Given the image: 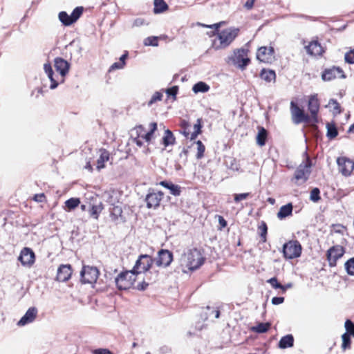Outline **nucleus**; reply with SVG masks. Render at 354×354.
Returning <instances> with one entry per match:
<instances>
[{"label": "nucleus", "mask_w": 354, "mask_h": 354, "mask_svg": "<svg viewBox=\"0 0 354 354\" xmlns=\"http://www.w3.org/2000/svg\"><path fill=\"white\" fill-rule=\"evenodd\" d=\"M307 107L308 113H306L303 107L298 103L291 101L290 110L291 119L294 124H317L319 122V113L320 109V100L317 93L308 96Z\"/></svg>", "instance_id": "f257e3e1"}, {"label": "nucleus", "mask_w": 354, "mask_h": 354, "mask_svg": "<svg viewBox=\"0 0 354 354\" xmlns=\"http://www.w3.org/2000/svg\"><path fill=\"white\" fill-rule=\"evenodd\" d=\"M224 24L225 21H221L212 25H203L206 28H214L213 35L215 38L212 41V47L215 50L226 48L240 34L241 30L236 27H229L220 30L219 28Z\"/></svg>", "instance_id": "f03ea898"}, {"label": "nucleus", "mask_w": 354, "mask_h": 354, "mask_svg": "<svg viewBox=\"0 0 354 354\" xmlns=\"http://www.w3.org/2000/svg\"><path fill=\"white\" fill-rule=\"evenodd\" d=\"M131 132V140L133 143L139 147H143L145 142L148 146L156 137L158 124L156 122H150L147 130L142 124H138L132 129Z\"/></svg>", "instance_id": "7ed1b4c3"}, {"label": "nucleus", "mask_w": 354, "mask_h": 354, "mask_svg": "<svg viewBox=\"0 0 354 354\" xmlns=\"http://www.w3.org/2000/svg\"><path fill=\"white\" fill-rule=\"evenodd\" d=\"M204 260L202 253L197 248L189 250L182 257V261L185 266L191 270L201 267L203 264Z\"/></svg>", "instance_id": "20e7f679"}, {"label": "nucleus", "mask_w": 354, "mask_h": 354, "mask_svg": "<svg viewBox=\"0 0 354 354\" xmlns=\"http://www.w3.org/2000/svg\"><path fill=\"white\" fill-rule=\"evenodd\" d=\"M137 276V273L133 269L120 272L115 279L117 288L120 290L133 288Z\"/></svg>", "instance_id": "39448f33"}, {"label": "nucleus", "mask_w": 354, "mask_h": 354, "mask_svg": "<svg viewBox=\"0 0 354 354\" xmlns=\"http://www.w3.org/2000/svg\"><path fill=\"white\" fill-rule=\"evenodd\" d=\"M203 121L201 118H198L197 120L196 123L194 125V131L190 132V124L188 121L180 119L179 127L180 130L179 132L183 134L186 138H189L191 140H195L198 135H200L202 133V125Z\"/></svg>", "instance_id": "423d86ee"}, {"label": "nucleus", "mask_w": 354, "mask_h": 354, "mask_svg": "<svg viewBox=\"0 0 354 354\" xmlns=\"http://www.w3.org/2000/svg\"><path fill=\"white\" fill-rule=\"evenodd\" d=\"M165 197V194L160 190L149 188L145 198L146 207L149 209H158Z\"/></svg>", "instance_id": "0eeeda50"}, {"label": "nucleus", "mask_w": 354, "mask_h": 354, "mask_svg": "<svg viewBox=\"0 0 354 354\" xmlns=\"http://www.w3.org/2000/svg\"><path fill=\"white\" fill-rule=\"evenodd\" d=\"M311 166V160L307 156L306 161L299 165L295 172L294 179L297 185H299L307 181L310 174Z\"/></svg>", "instance_id": "6e6552de"}, {"label": "nucleus", "mask_w": 354, "mask_h": 354, "mask_svg": "<svg viewBox=\"0 0 354 354\" xmlns=\"http://www.w3.org/2000/svg\"><path fill=\"white\" fill-rule=\"evenodd\" d=\"M302 247L297 240H291L283 245V253L287 259H292L301 256Z\"/></svg>", "instance_id": "1a4fd4ad"}, {"label": "nucleus", "mask_w": 354, "mask_h": 354, "mask_svg": "<svg viewBox=\"0 0 354 354\" xmlns=\"http://www.w3.org/2000/svg\"><path fill=\"white\" fill-rule=\"evenodd\" d=\"M248 50L244 48L234 50L230 59L233 64L241 70H244L250 63V59L248 57Z\"/></svg>", "instance_id": "9d476101"}, {"label": "nucleus", "mask_w": 354, "mask_h": 354, "mask_svg": "<svg viewBox=\"0 0 354 354\" xmlns=\"http://www.w3.org/2000/svg\"><path fill=\"white\" fill-rule=\"evenodd\" d=\"M154 259L148 254H141L136 261V263L133 268V270L138 275L141 272H147L151 268Z\"/></svg>", "instance_id": "9b49d317"}, {"label": "nucleus", "mask_w": 354, "mask_h": 354, "mask_svg": "<svg viewBox=\"0 0 354 354\" xmlns=\"http://www.w3.org/2000/svg\"><path fill=\"white\" fill-rule=\"evenodd\" d=\"M83 11V7H76L71 15H68L65 11H62L59 13L58 17L63 25L65 26H69L78 20V19L82 16Z\"/></svg>", "instance_id": "f8f14e48"}, {"label": "nucleus", "mask_w": 354, "mask_h": 354, "mask_svg": "<svg viewBox=\"0 0 354 354\" xmlns=\"http://www.w3.org/2000/svg\"><path fill=\"white\" fill-rule=\"evenodd\" d=\"M302 44L304 46L306 53L310 56L321 57L325 53V48L318 41L317 37L312 39L309 42H306L304 40Z\"/></svg>", "instance_id": "ddd939ff"}, {"label": "nucleus", "mask_w": 354, "mask_h": 354, "mask_svg": "<svg viewBox=\"0 0 354 354\" xmlns=\"http://www.w3.org/2000/svg\"><path fill=\"white\" fill-rule=\"evenodd\" d=\"M99 270L96 267L84 266L81 271V281L83 283H94L99 277Z\"/></svg>", "instance_id": "4468645a"}, {"label": "nucleus", "mask_w": 354, "mask_h": 354, "mask_svg": "<svg viewBox=\"0 0 354 354\" xmlns=\"http://www.w3.org/2000/svg\"><path fill=\"white\" fill-rule=\"evenodd\" d=\"M345 250L343 246L336 245L330 247L326 252V259L330 267H335L337 261L344 254Z\"/></svg>", "instance_id": "2eb2a0df"}, {"label": "nucleus", "mask_w": 354, "mask_h": 354, "mask_svg": "<svg viewBox=\"0 0 354 354\" xmlns=\"http://www.w3.org/2000/svg\"><path fill=\"white\" fill-rule=\"evenodd\" d=\"M257 59L263 63L271 64L275 60L274 49L273 46H261L257 52Z\"/></svg>", "instance_id": "dca6fc26"}, {"label": "nucleus", "mask_w": 354, "mask_h": 354, "mask_svg": "<svg viewBox=\"0 0 354 354\" xmlns=\"http://www.w3.org/2000/svg\"><path fill=\"white\" fill-rule=\"evenodd\" d=\"M339 171L344 176H349L354 170V162L345 156L337 159Z\"/></svg>", "instance_id": "f3484780"}, {"label": "nucleus", "mask_w": 354, "mask_h": 354, "mask_svg": "<svg viewBox=\"0 0 354 354\" xmlns=\"http://www.w3.org/2000/svg\"><path fill=\"white\" fill-rule=\"evenodd\" d=\"M346 77L344 71L338 66L326 68L322 73L324 81H331L336 78L344 79Z\"/></svg>", "instance_id": "a211bd4d"}, {"label": "nucleus", "mask_w": 354, "mask_h": 354, "mask_svg": "<svg viewBox=\"0 0 354 354\" xmlns=\"http://www.w3.org/2000/svg\"><path fill=\"white\" fill-rule=\"evenodd\" d=\"M173 261V253L165 249H161L158 252V256L154 259L156 265L158 267H168Z\"/></svg>", "instance_id": "6ab92c4d"}, {"label": "nucleus", "mask_w": 354, "mask_h": 354, "mask_svg": "<svg viewBox=\"0 0 354 354\" xmlns=\"http://www.w3.org/2000/svg\"><path fill=\"white\" fill-rule=\"evenodd\" d=\"M18 259L24 266L30 267L35 261V255L30 248H24L20 252Z\"/></svg>", "instance_id": "aec40b11"}, {"label": "nucleus", "mask_w": 354, "mask_h": 354, "mask_svg": "<svg viewBox=\"0 0 354 354\" xmlns=\"http://www.w3.org/2000/svg\"><path fill=\"white\" fill-rule=\"evenodd\" d=\"M72 273L73 269L70 264H62L57 269L56 279L62 282L67 281L71 279Z\"/></svg>", "instance_id": "412c9836"}, {"label": "nucleus", "mask_w": 354, "mask_h": 354, "mask_svg": "<svg viewBox=\"0 0 354 354\" xmlns=\"http://www.w3.org/2000/svg\"><path fill=\"white\" fill-rule=\"evenodd\" d=\"M55 68L63 78L69 71L70 64L62 57H56L54 61Z\"/></svg>", "instance_id": "4be33fe9"}, {"label": "nucleus", "mask_w": 354, "mask_h": 354, "mask_svg": "<svg viewBox=\"0 0 354 354\" xmlns=\"http://www.w3.org/2000/svg\"><path fill=\"white\" fill-rule=\"evenodd\" d=\"M37 315V310L35 307H32L28 309L26 314L21 318L18 322V326H24L27 324L32 322Z\"/></svg>", "instance_id": "5701e85b"}, {"label": "nucleus", "mask_w": 354, "mask_h": 354, "mask_svg": "<svg viewBox=\"0 0 354 354\" xmlns=\"http://www.w3.org/2000/svg\"><path fill=\"white\" fill-rule=\"evenodd\" d=\"M110 153L105 149H100V156L97 160V169L100 171L105 167V162L109 161Z\"/></svg>", "instance_id": "b1692460"}, {"label": "nucleus", "mask_w": 354, "mask_h": 354, "mask_svg": "<svg viewBox=\"0 0 354 354\" xmlns=\"http://www.w3.org/2000/svg\"><path fill=\"white\" fill-rule=\"evenodd\" d=\"M158 185L168 189L170 191V194L173 196H178L181 194V187L170 181L162 180L160 181Z\"/></svg>", "instance_id": "393cba45"}, {"label": "nucleus", "mask_w": 354, "mask_h": 354, "mask_svg": "<svg viewBox=\"0 0 354 354\" xmlns=\"http://www.w3.org/2000/svg\"><path fill=\"white\" fill-rule=\"evenodd\" d=\"M257 129L258 133L257 135L256 142L259 146L263 147L266 143L268 133V131L263 127L261 126H258Z\"/></svg>", "instance_id": "a878e982"}, {"label": "nucleus", "mask_w": 354, "mask_h": 354, "mask_svg": "<svg viewBox=\"0 0 354 354\" xmlns=\"http://www.w3.org/2000/svg\"><path fill=\"white\" fill-rule=\"evenodd\" d=\"M293 210V205L292 203H289L285 205H282L279 212H277V218L280 220H283L285 218L292 216Z\"/></svg>", "instance_id": "bb28decb"}, {"label": "nucleus", "mask_w": 354, "mask_h": 354, "mask_svg": "<svg viewBox=\"0 0 354 354\" xmlns=\"http://www.w3.org/2000/svg\"><path fill=\"white\" fill-rule=\"evenodd\" d=\"M267 282L274 289H280L282 293H285L288 289L292 288V283H289L286 285H282L278 281L277 277H274L267 280Z\"/></svg>", "instance_id": "cd10ccee"}, {"label": "nucleus", "mask_w": 354, "mask_h": 354, "mask_svg": "<svg viewBox=\"0 0 354 354\" xmlns=\"http://www.w3.org/2000/svg\"><path fill=\"white\" fill-rule=\"evenodd\" d=\"M294 345V337L292 335H286L281 338L279 342L278 346L280 348L285 349L292 347Z\"/></svg>", "instance_id": "c85d7f7f"}, {"label": "nucleus", "mask_w": 354, "mask_h": 354, "mask_svg": "<svg viewBox=\"0 0 354 354\" xmlns=\"http://www.w3.org/2000/svg\"><path fill=\"white\" fill-rule=\"evenodd\" d=\"M162 143L165 147L169 145H174L176 143V138L172 131L169 129L165 131L164 136L162 138Z\"/></svg>", "instance_id": "c756f323"}, {"label": "nucleus", "mask_w": 354, "mask_h": 354, "mask_svg": "<svg viewBox=\"0 0 354 354\" xmlns=\"http://www.w3.org/2000/svg\"><path fill=\"white\" fill-rule=\"evenodd\" d=\"M260 77L266 82H274L276 80V73L272 70L262 69L260 73Z\"/></svg>", "instance_id": "7c9ffc66"}, {"label": "nucleus", "mask_w": 354, "mask_h": 354, "mask_svg": "<svg viewBox=\"0 0 354 354\" xmlns=\"http://www.w3.org/2000/svg\"><path fill=\"white\" fill-rule=\"evenodd\" d=\"M44 69L45 71V73L47 74L48 77L51 81L50 88L52 89L55 88L58 85V82L55 80L53 77L54 72L53 71L51 64L50 63L45 64L44 65Z\"/></svg>", "instance_id": "2f4dec72"}, {"label": "nucleus", "mask_w": 354, "mask_h": 354, "mask_svg": "<svg viewBox=\"0 0 354 354\" xmlns=\"http://www.w3.org/2000/svg\"><path fill=\"white\" fill-rule=\"evenodd\" d=\"M153 12L155 14L162 13L169 9L168 5L164 0H154Z\"/></svg>", "instance_id": "473e14b6"}, {"label": "nucleus", "mask_w": 354, "mask_h": 354, "mask_svg": "<svg viewBox=\"0 0 354 354\" xmlns=\"http://www.w3.org/2000/svg\"><path fill=\"white\" fill-rule=\"evenodd\" d=\"M271 327V324L269 322L259 323L257 326L250 328V330L257 333H266Z\"/></svg>", "instance_id": "72a5a7b5"}, {"label": "nucleus", "mask_w": 354, "mask_h": 354, "mask_svg": "<svg viewBox=\"0 0 354 354\" xmlns=\"http://www.w3.org/2000/svg\"><path fill=\"white\" fill-rule=\"evenodd\" d=\"M103 209L104 205L102 202H100L98 204L91 205V208L88 210L90 216L95 219H98L99 216L102 211L103 210Z\"/></svg>", "instance_id": "f704fd0d"}, {"label": "nucleus", "mask_w": 354, "mask_h": 354, "mask_svg": "<svg viewBox=\"0 0 354 354\" xmlns=\"http://www.w3.org/2000/svg\"><path fill=\"white\" fill-rule=\"evenodd\" d=\"M260 241L263 243L267 241L268 226L265 221H261L258 226Z\"/></svg>", "instance_id": "c9c22d12"}, {"label": "nucleus", "mask_w": 354, "mask_h": 354, "mask_svg": "<svg viewBox=\"0 0 354 354\" xmlns=\"http://www.w3.org/2000/svg\"><path fill=\"white\" fill-rule=\"evenodd\" d=\"M327 133L326 136L330 140L335 138L338 136V131L335 122L326 123Z\"/></svg>", "instance_id": "e433bc0d"}, {"label": "nucleus", "mask_w": 354, "mask_h": 354, "mask_svg": "<svg viewBox=\"0 0 354 354\" xmlns=\"http://www.w3.org/2000/svg\"><path fill=\"white\" fill-rule=\"evenodd\" d=\"M352 336L349 334L346 333V332L342 335V345L341 348L343 351H345L346 350H349L351 348V337Z\"/></svg>", "instance_id": "4c0bfd02"}, {"label": "nucleus", "mask_w": 354, "mask_h": 354, "mask_svg": "<svg viewBox=\"0 0 354 354\" xmlns=\"http://www.w3.org/2000/svg\"><path fill=\"white\" fill-rule=\"evenodd\" d=\"M80 204V200L78 198H71L65 201V209L71 211L76 208Z\"/></svg>", "instance_id": "58836bf2"}, {"label": "nucleus", "mask_w": 354, "mask_h": 354, "mask_svg": "<svg viewBox=\"0 0 354 354\" xmlns=\"http://www.w3.org/2000/svg\"><path fill=\"white\" fill-rule=\"evenodd\" d=\"M122 209L120 205H115L110 209L111 217L115 221L122 216Z\"/></svg>", "instance_id": "ea45409f"}, {"label": "nucleus", "mask_w": 354, "mask_h": 354, "mask_svg": "<svg viewBox=\"0 0 354 354\" xmlns=\"http://www.w3.org/2000/svg\"><path fill=\"white\" fill-rule=\"evenodd\" d=\"M192 90L196 93L199 92L205 93L209 90V86L207 85L205 82H198L194 85Z\"/></svg>", "instance_id": "a19ab883"}, {"label": "nucleus", "mask_w": 354, "mask_h": 354, "mask_svg": "<svg viewBox=\"0 0 354 354\" xmlns=\"http://www.w3.org/2000/svg\"><path fill=\"white\" fill-rule=\"evenodd\" d=\"M328 106L332 107V111L334 115H338L342 113L340 104L335 99H330L328 102Z\"/></svg>", "instance_id": "79ce46f5"}, {"label": "nucleus", "mask_w": 354, "mask_h": 354, "mask_svg": "<svg viewBox=\"0 0 354 354\" xmlns=\"http://www.w3.org/2000/svg\"><path fill=\"white\" fill-rule=\"evenodd\" d=\"M330 233H336L343 235L346 231L347 227L346 226L342 225V224H333L330 227Z\"/></svg>", "instance_id": "37998d69"}, {"label": "nucleus", "mask_w": 354, "mask_h": 354, "mask_svg": "<svg viewBox=\"0 0 354 354\" xmlns=\"http://www.w3.org/2000/svg\"><path fill=\"white\" fill-rule=\"evenodd\" d=\"M197 145V153L196 157L197 159H201L204 156L205 151V147L201 140H198L195 142Z\"/></svg>", "instance_id": "c03bdc74"}, {"label": "nucleus", "mask_w": 354, "mask_h": 354, "mask_svg": "<svg viewBox=\"0 0 354 354\" xmlns=\"http://www.w3.org/2000/svg\"><path fill=\"white\" fill-rule=\"evenodd\" d=\"M346 333L354 337V322L347 319L344 323Z\"/></svg>", "instance_id": "a18cd8bd"}, {"label": "nucleus", "mask_w": 354, "mask_h": 354, "mask_svg": "<svg viewBox=\"0 0 354 354\" xmlns=\"http://www.w3.org/2000/svg\"><path fill=\"white\" fill-rule=\"evenodd\" d=\"M345 268L349 275H354V257L349 259L345 263Z\"/></svg>", "instance_id": "49530a36"}, {"label": "nucleus", "mask_w": 354, "mask_h": 354, "mask_svg": "<svg viewBox=\"0 0 354 354\" xmlns=\"http://www.w3.org/2000/svg\"><path fill=\"white\" fill-rule=\"evenodd\" d=\"M310 199L313 202H318L320 199V190L319 188H313L310 194Z\"/></svg>", "instance_id": "de8ad7c7"}, {"label": "nucleus", "mask_w": 354, "mask_h": 354, "mask_svg": "<svg viewBox=\"0 0 354 354\" xmlns=\"http://www.w3.org/2000/svg\"><path fill=\"white\" fill-rule=\"evenodd\" d=\"M144 44L145 46H157L158 45V38L155 36L148 37L144 40Z\"/></svg>", "instance_id": "09e8293b"}, {"label": "nucleus", "mask_w": 354, "mask_h": 354, "mask_svg": "<svg viewBox=\"0 0 354 354\" xmlns=\"http://www.w3.org/2000/svg\"><path fill=\"white\" fill-rule=\"evenodd\" d=\"M162 96V93L158 91L155 92L150 100L148 102V106H151L153 103H156L158 101H161Z\"/></svg>", "instance_id": "8fccbe9b"}, {"label": "nucleus", "mask_w": 354, "mask_h": 354, "mask_svg": "<svg viewBox=\"0 0 354 354\" xmlns=\"http://www.w3.org/2000/svg\"><path fill=\"white\" fill-rule=\"evenodd\" d=\"M250 193H242V194H234V201L235 203H239L241 201L247 199L250 196Z\"/></svg>", "instance_id": "3c124183"}, {"label": "nucleus", "mask_w": 354, "mask_h": 354, "mask_svg": "<svg viewBox=\"0 0 354 354\" xmlns=\"http://www.w3.org/2000/svg\"><path fill=\"white\" fill-rule=\"evenodd\" d=\"M32 200L37 203L46 202V196L44 193L36 194L34 195Z\"/></svg>", "instance_id": "603ef678"}, {"label": "nucleus", "mask_w": 354, "mask_h": 354, "mask_svg": "<svg viewBox=\"0 0 354 354\" xmlns=\"http://www.w3.org/2000/svg\"><path fill=\"white\" fill-rule=\"evenodd\" d=\"M345 61L348 64H354V49L345 54Z\"/></svg>", "instance_id": "864d4df0"}, {"label": "nucleus", "mask_w": 354, "mask_h": 354, "mask_svg": "<svg viewBox=\"0 0 354 354\" xmlns=\"http://www.w3.org/2000/svg\"><path fill=\"white\" fill-rule=\"evenodd\" d=\"M125 62H118L113 63L109 68V71H114L116 69H121L123 68V67L125 66Z\"/></svg>", "instance_id": "5fc2aeb1"}, {"label": "nucleus", "mask_w": 354, "mask_h": 354, "mask_svg": "<svg viewBox=\"0 0 354 354\" xmlns=\"http://www.w3.org/2000/svg\"><path fill=\"white\" fill-rule=\"evenodd\" d=\"M178 91V88L176 86H172L167 89L166 92L168 95L176 97Z\"/></svg>", "instance_id": "6e6d98bb"}, {"label": "nucleus", "mask_w": 354, "mask_h": 354, "mask_svg": "<svg viewBox=\"0 0 354 354\" xmlns=\"http://www.w3.org/2000/svg\"><path fill=\"white\" fill-rule=\"evenodd\" d=\"M93 354H113L111 351L106 348H98L93 351Z\"/></svg>", "instance_id": "4d7b16f0"}, {"label": "nucleus", "mask_w": 354, "mask_h": 354, "mask_svg": "<svg viewBox=\"0 0 354 354\" xmlns=\"http://www.w3.org/2000/svg\"><path fill=\"white\" fill-rule=\"evenodd\" d=\"M284 299L283 297H274L272 299V304L273 305H279L283 303Z\"/></svg>", "instance_id": "13d9d810"}, {"label": "nucleus", "mask_w": 354, "mask_h": 354, "mask_svg": "<svg viewBox=\"0 0 354 354\" xmlns=\"http://www.w3.org/2000/svg\"><path fill=\"white\" fill-rule=\"evenodd\" d=\"M255 1L256 0H247L243 6L248 10H252Z\"/></svg>", "instance_id": "bf43d9fd"}, {"label": "nucleus", "mask_w": 354, "mask_h": 354, "mask_svg": "<svg viewBox=\"0 0 354 354\" xmlns=\"http://www.w3.org/2000/svg\"><path fill=\"white\" fill-rule=\"evenodd\" d=\"M218 221L221 229L225 228L227 226V221L222 216H218Z\"/></svg>", "instance_id": "052dcab7"}, {"label": "nucleus", "mask_w": 354, "mask_h": 354, "mask_svg": "<svg viewBox=\"0 0 354 354\" xmlns=\"http://www.w3.org/2000/svg\"><path fill=\"white\" fill-rule=\"evenodd\" d=\"M148 285H149V283H147L145 281H142V283H138V285L136 286V288L138 289V290H145L147 288Z\"/></svg>", "instance_id": "680f3d73"}, {"label": "nucleus", "mask_w": 354, "mask_h": 354, "mask_svg": "<svg viewBox=\"0 0 354 354\" xmlns=\"http://www.w3.org/2000/svg\"><path fill=\"white\" fill-rule=\"evenodd\" d=\"M239 165L238 164L235 158H234L232 162V163H231L230 168L232 169L238 171L239 170Z\"/></svg>", "instance_id": "e2e57ef3"}, {"label": "nucleus", "mask_w": 354, "mask_h": 354, "mask_svg": "<svg viewBox=\"0 0 354 354\" xmlns=\"http://www.w3.org/2000/svg\"><path fill=\"white\" fill-rule=\"evenodd\" d=\"M128 57V53L126 52L124 55H122L120 58V62H125V60L127 59Z\"/></svg>", "instance_id": "0e129e2a"}, {"label": "nucleus", "mask_w": 354, "mask_h": 354, "mask_svg": "<svg viewBox=\"0 0 354 354\" xmlns=\"http://www.w3.org/2000/svg\"><path fill=\"white\" fill-rule=\"evenodd\" d=\"M85 167H86V169H87L90 171H93V167L91 165L90 162L86 163Z\"/></svg>", "instance_id": "69168bd1"}, {"label": "nucleus", "mask_w": 354, "mask_h": 354, "mask_svg": "<svg viewBox=\"0 0 354 354\" xmlns=\"http://www.w3.org/2000/svg\"><path fill=\"white\" fill-rule=\"evenodd\" d=\"M268 201L271 203V204H274V198H268Z\"/></svg>", "instance_id": "338daca9"}, {"label": "nucleus", "mask_w": 354, "mask_h": 354, "mask_svg": "<svg viewBox=\"0 0 354 354\" xmlns=\"http://www.w3.org/2000/svg\"><path fill=\"white\" fill-rule=\"evenodd\" d=\"M349 131L354 132V124L351 126Z\"/></svg>", "instance_id": "774afa93"}]
</instances>
